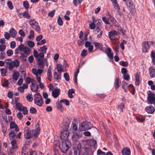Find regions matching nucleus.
I'll return each instance as SVG.
<instances>
[{"instance_id": "obj_10", "label": "nucleus", "mask_w": 155, "mask_h": 155, "mask_svg": "<svg viewBox=\"0 0 155 155\" xmlns=\"http://www.w3.org/2000/svg\"><path fill=\"white\" fill-rule=\"evenodd\" d=\"M25 81L26 84H29L31 82V90H33V87H34L35 86V84L34 82H35L36 81H35L34 79H32L31 78L29 77H27L25 79Z\"/></svg>"}, {"instance_id": "obj_1", "label": "nucleus", "mask_w": 155, "mask_h": 155, "mask_svg": "<svg viewBox=\"0 0 155 155\" xmlns=\"http://www.w3.org/2000/svg\"><path fill=\"white\" fill-rule=\"evenodd\" d=\"M19 65V61L17 59H15L13 61H10L9 62H7L6 64V68H8L9 71H12L15 67H18Z\"/></svg>"}, {"instance_id": "obj_54", "label": "nucleus", "mask_w": 155, "mask_h": 155, "mask_svg": "<svg viewBox=\"0 0 155 155\" xmlns=\"http://www.w3.org/2000/svg\"><path fill=\"white\" fill-rule=\"evenodd\" d=\"M34 36V31L31 30L29 32V35L28 36V38L29 39L33 37Z\"/></svg>"}, {"instance_id": "obj_14", "label": "nucleus", "mask_w": 155, "mask_h": 155, "mask_svg": "<svg viewBox=\"0 0 155 155\" xmlns=\"http://www.w3.org/2000/svg\"><path fill=\"white\" fill-rule=\"evenodd\" d=\"M38 67L40 68H43L45 66V61L43 59H40V58H38Z\"/></svg>"}, {"instance_id": "obj_35", "label": "nucleus", "mask_w": 155, "mask_h": 155, "mask_svg": "<svg viewBox=\"0 0 155 155\" xmlns=\"http://www.w3.org/2000/svg\"><path fill=\"white\" fill-rule=\"evenodd\" d=\"M119 79L118 78H116L115 80L114 87L116 89H117L119 87Z\"/></svg>"}, {"instance_id": "obj_45", "label": "nucleus", "mask_w": 155, "mask_h": 155, "mask_svg": "<svg viewBox=\"0 0 155 155\" xmlns=\"http://www.w3.org/2000/svg\"><path fill=\"white\" fill-rule=\"evenodd\" d=\"M23 6L26 9H28L29 8V5L27 1H25L23 2Z\"/></svg>"}, {"instance_id": "obj_51", "label": "nucleus", "mask_w": 155, "mask_h": 155, "mask_svg": "<svg viewBox=\"0 0 155 155\" xmlns=\"http://www.w3.org/2000/svg\"><path fill=\"white\" fill-rule=\"evenodd\" d=\"M113 6H114V8H115L116 10H117L118 12H119V11L120 10V8L119 6V5L117 4V2L114 3L113 4Z\"/></svg>"}, {"instance_id": "obj_26", "label": "nucleus", "mask_w": 155, "mask_h": 155, "mask_svg": "<svg viewBox=\"0 0 155 155\" xmlns=\"http://www.w3.org/2000/svg\"><path fill=\"white\" fill-rule=\"evenodd\" d=\"M57 70L58 72L60 74H61V73L63 71V69L62 65L60 64H58L57 67Z\"/></svg>"}, {"instance_id": "obj_57", "label": "nucleus", "mask_w": 155, "mask_h": 155, "mask_svg": "<svg viewBox=\"0 0 155 155\" xmlns=\"http://www.w3.org/2000/svg\"><path fill=\"white\" fill-rule=\"evenodd\" d=\"M22 111L23 112V114L24 115H27L28 114V110L27 107H24L22 109Z\"/></svg>"}, {"instance_id": "obj_5", "label": "nucleus", "mask_w": 155, "mask_h": 155, "mask_svg": "<svg viewBox=\"0 0 155 155\" xmlns=\"http://www.w3.org/2000/svg\"><path fill=\"white\" fill-rule=\"evenodd\" d=\"M92 125L89 122H84L81 124L79 127V129L81 131L87 130L91 129Z\"/></svg>"}, {"instance_id": "obj_23", "label": "nucleus", "mask_w": 155, "mask_h": 155, "mask_svg": "<svg viewBox=\"0 0 155 155\" xmlns=\"http://www.w3.org/2000/svg\"><path fill=\"white\" fill-rule=\"evenodd\" d=\"M35 128L36 130H34V136L37 137L39 134L40 131L39 127L38 124L36 125Z\"/></svg>"}, {"instance_id": "obj_49", "label": "nucleus", "mask_w": 155, "mask_h": 155, "mask_svg": "<svg viewBox=\"0 0 155 155\" xmlns=\"http://www.w3.org/2000/svg\"><path fill=\"white\" fill-rule=\"evenodd\" d=\"M96 144V141L94 139L91 140L89 144L91 146H94Z\"/></svg>"}, {"instance_id": "obj_59", "label": "nucleus", "mask_w": 155, "mask_h": 155, "mask_svg": "<svg viewBox=\"0 0 155 155\" xmlns=\"http://www.w3.org/2000/svg\"><path fill=\"white\" fill-rule=\"evenodd\" d=\"M57 22L59 25H62L63 24V22L60 16H59Z\"/></svg>"}, {"instance_id": "obj_58", "label": "nucleus", "mask_w": 155, "mask_h": 155, "mask_svg": "<svg viewBox=\"0 0 155 155\" xmlns=\"http://www.w3.org/2000/svg\"><path fill=\"white\" fill-rule=\"evenodd\" d=\"M7 5L10 9H12L13 8V6L12 3L10 1H8L7 2Z\"/></svg>"}, {"instance_id": "obj_50", "label": "nucleus", "mask_w": 155, "mask_h": 155, "mask_svg": "<svg viewBox=\"0 0 155 155\" xmlns=\"http://www.w3.org/2000/svg\"><path fill=\"white\" fill-rule=\"evenodd\" d=\"M109 19H107V18L105 17H102V20L106 24H110V23L109 21Z\"/></svg>"}, {"instance_id": "obj_44", "label": "nucleus", "mask_w": 155, "mask_h": 155, "mask_svg": "<svg viewBox=\"0 0 155 155\" xmlns=\"http://www.w3.org/2000/svg\"><path fill=\"white\" fill-rule=\"evenodd\" d=\"M70 124L69 123H66L64 125L63 130H68V128L69 127Z\"/></svg>"}, {"instance_id": "obj_56", "label": "nucleus", "mask_w": 155, "mask_h": 155, "mask_svg": "<svg viewBox=\"0 0 155 155\" xmlns=\"http://www.w3.org/2000/svg\"><path fill=\"white\" fill-rule=\"evenodd\" d=\"M61 103L60 102L59 103L57 104V107L58 109L61 110H63L64 108L63 107Z\"/></svg>"}, {"instance_id": "obj_28", "label": "nucleus", "mask_w": 155, "mask_h": 155, "mask_svg": "<svg viewBox=\"0 0 155 155\" xmlns=\"http://www.w3.org/2000/svg\"><path fill=\"white\" fill-rule=\"evenodd\" d=\"M150 56L153 64L155 65V52L153 51H151Z\"/></svg>"}, {"instance_id": "obj_38", "label": "nucleus", "mask_w": 155, "mask_h": 155, "mask_svg": "<svg viewBox=\"0 0 155 155\" xmlns=\"http://www.w3.org/2000/svg\"><path fill=\"white\" fill-rule=\"evenodd\" d=\"M60 75H58L57 74V73L55 71L54 73V78L55 80L56 81L58 80L59 79H60L61 78V77L60 76Z\"/></svg>"}, {"instance_id": "obj_9", "label": "nucleus", "mask_w": 155, "mask_h": 155, "mask_svg": "<svg viewBox=\"0 0 155 155\" xmlns=\"http://www.w3.org/2000/svg\"><path fill=\"white\" fill-rule=\"evenodd\" d=\"M117 32L115 30H112L109 32L108 36L110 40L113 41L116 39Z\"/></svg>"}, {"instance_id": "obj_47", "label": "nucleus", "mask_w": 155, "mask_h": 155, "mask_svg": "<svg viewBox=\"0 0 155 155\" xmlns=\"http://www.w3.org/2000/svg\"><path fill=\"white\" fill-rule=\"evenodd\" d=\"M71 129H72V130L74 131L77 130V126L75 123H72Z\"/></svg>"}, {"instance_id": "obj_40", "label": "nucleus", "mask_w": 155, "mask_h": 155, "mask_svg": "<svg viewBox=\"0 0 155 155\" xmlns=\"http://www.w3.org/2000/svg\"><path fill=\"white\" fill-rule=\"evenodd\" d=\"M23 17L29 19L31 18V16L29 13L27 12H25L22 13Z\"/></svg>"}, {"instance_id": "obj_4", "label": "nucleus", "mask_w": 155, "mask_h": 155, "mask_svg": "<svg viewBox=\"0 0 155 155\" xmlns=\"http://www.w3.org/2000/svg\"><path fill=\"white\" fill-rule=\"evenodd\" d=\"M24 133L25 138L28 139L34 136V130H30L29 127H26L24 129Z\"/></svg>"}, {"instance_id": "obj_2", "label": "nucleus", "mask_w": 155, "mask_h": 155, "mask_svg": "<svg viewBox=\"0 0 155 155\" xmlns=\"http://www.w3.org/2000/svg\"><path fill=\"white\" fill-rule=\"evenodd\" d=\"M34 97L35 104L38 106H41L43 104V98L41 95L39 93H37L34 95Z\"/></svg>"}, {"instance_id": "obj_24", "label": "nucleus", "mask_w": 155, "mask_h": 155, "mask_svg": "<svg viewBox=\"0 0 155 155\" xmlns=\"http://www.w3.org/2000/svg\"><path fill=\"white\" fill-rule=\"evenodd\" d=\"M93 44L94 45L96 48L97 49H101L103 48V45L102 43L94 42H93Z\"/></svg>"}, {"instance_id": "obj_17", "label": "nucleus", "mask_w": 155, "mask_h": 155, "mask_svg": "<svg viewBox=\"0 0 155 155\" xmlns=\"http://www.w3.org/2000/svg\"><path fill=\"white\" fill-rule=\"evenodd\" d=\"M107 53V55L110 58H112L113 57V53L111 51L110 48L107 47L106 50Z\"/></svg>"}, {"instance_id": "obj_33", "label": "nucleus", "mask_w": 155, "mask_h": 155, "mask_svg": "<svg viewBox=\"0 0 155 155\" xmlns=\"http://www.w3.org/2000/svg\"><path fill=\"white\" fill-rule=\"evenodd\" d=\"M32 28L37 32H39L40 31V28L38 22L36 24H35L34 26H33Z\"/></svg>"}, {"instance_id": "obj_63", "label": "nucleus", "mask_w": 155, "mask_h": 155, "mask_svg": "<svg viewBox=\"0 0 155 155\" xmlns=\"http://www.w3.org/2000/svg\"><path fill=\"white\" fill-rule=\"evenodd\" d=\"M5 53L4 52H2L0 53V59L2 60L5 58Z\"/></svg>"}, {"instance_id": "obj_46", "label": "nucleus", "mask_w": 155, "mask_h": 155, "mask_svg": "<svg viewBox=\"0 0 155 155\" xmlns=\"http://www.w3.org/2000/svg\"><path fill=\"white\" fill-rule=\"evenodd\" d=\"M27 45L30 48H32L35 45V43L32 41H29L27 42Z\"/></svg>"}, {"instance_id": "obj_36", "label": "nucleus", "mask_w": 155, "mask_h": 155, "mask_svg": "<svg viewBox=\"0 0 155 155\" xmlns=\"http://www.w3.org/2000/svg\"><path fill=\"white\" fill-rule=\"evenodd\" d=\"M19 74L17 72H14L12 74L13 79L17 81L18 78Z\"/></svg>"}, {"instance_id": "obj_18", "label": "nucleus", "mask_w": 155, "mask_h": 155, "mask_svg": "<svg viewBox=\"0 0 155 155\" xmlns=\"http://www.w3.org/2000/svg\"><path fill=\"white\" fill-rule=\"evenodd\" d=\"M150 76L151 78L155 77V69L153 67H150L149 68Z\"/></svg>"}, {"instance_id": "obj_15", "label": "nucleus", "mask_w": 155, "mask_h": 155, "mask_svg": "<svg viewBox=\"0 0 155 155\" xmlns=\"http://www.w3.org/2000/svg\"><path fill=\"white\" fill-rule=\"evenodd\" d=\"M146 111L148 113L152 114L154 112L155 109L153 106H150L146 108Z\"/></svg>"}, {"instance_id": "obj_25", "label": "nucleus", "mask_w": 155, "mask_h": 155, "mask_svg": "<svg viewBox=\"0 0 155 155\" xmlns=\"http://www.w3.org/2000/svg\"><path fill=\"white\" fill-rule=\"evenodd\" d=\"M84 150L86 152V153H85V154L86 155H92L93 151L91 148H85Z\"/></svg>"}, {"instance_id": "obj_11", "label": "nucleus", "mask_w": 155, "mask_h": 155, "mask_svg": "<svg viewBox=\"0 0 155 155\" xmlns=\"http://www.w3.org/2000/svg\"><path fill=\"white\" fill-rule=\"evenodd\" d=\"M74 152L72 155H85L84 152L81 150L78 147H74Z\"/></svg>"}, {"instance_id": "obj_21", "label": "nucleus", "mask_w": 155, "mask_h": 155, "mask_svg": "<svg viewBox=\"0 0 155 155\" xmlns=\"http://www.w3.org/2000/svg\"><path fill=\"white\" fill-rule=\"evenodd\" d=\"M47 78L48 80L51 81L52 74L51 67L50 66L48 69L47 73Z\"/></svg>"}, {"instance_id": "obj_19", "label": "nucleus", "mask_w": 155, "mask_h": 155, "mask_svg": "<svg viewBox=\"0 0 155 155\" xmlns=\"http://www.w3.org/2000/svg\"><path fill=\"white\" fill-rule=\"evenodd\" d=\"M122 153L123 155H130V150L129 148L126 147L122 150Z\"/></svg>"}, {"instance_id": "obj_16", "label": "nucleus", "mask_w": 155, "mask_h": 155, "mask_svg": "<svg viewBox=\"0 0 155 155\" xmlns=\"http://www.w3.org/2000/svg\"><path fill=\"white\" fill-rule=\"evenodd\" d=\"M59 142L58 140H55L54 142L53 148L54 151H56L59 148Z\"/></svg>"}, {"instance_id": "obj_41", "label": "nucleus", "mask_w": 155, "mask_h": 155, "mask_svg": "<svg viewBox=\"0 0 155 155\" xmlns=\"http://www.w3.org/2000/svg\"><path fill=\"white\" fill-rule=\"evenodd\" d=\"M93 21L91 24L89 25V28L91 29H94L96 27V25L95 24V21L94 20V18H93Z\"/></svg>"}, {"instance_id": "obj_52", "label": "nucleus", "mask_w": 155, "mask_h": 155, "mask_svg": "<svg viewBox=\"0 0 155 155\" xmlns=\"http://www.w3.org/2000/svg\"><path fill=\"white\" fill-rule=\"evenodd\" d=\"M10 125V127L11 129H14L16 127H17V125L15 124V123L14 121L11 122Z\"/></svg>"}, {"instance_id": "obj_42", "label": "nucleus", "mask_w": 155, "mask_h": 155, "mask_svg": "<svg viewBox=\"0 0 155 155\" xmlns=\"http://www.w3.org/2000/svg\"><path fill=\"white\" fill-rule=\"evenodd\" d=\"M28 23L29 25H31L32 27H33V26H34L37 22L34 19H31L28 21Z\"/></svg>"}, {"instance_id": "obj_31", "label": "nucleus", "mask_w": 155, "mask_h": 155, "mask_svg": "<svg viewBox=\"0 0 155 155\" xmlns=\"http://www.w3.org/2000/svg\"><path fill=\"white\" fill-rule=\"evenodd\" d=\"M31 51V49L30 48L28 47H25L23 51L24 54L29 55L30 54Z\"/></svg>"}, {"instance_id": "obj_29", "label": "nucleus", "mask_w": 155, "mask_h": 155, "mask_svg": "<svg viewBox=\"0 0 155 155\" xmlns=\"http://www.w3.org/2000/svg\"><path fill=\"white\" fill-rule=\"evenodd\" d=\"M74 93V90L73 89H69L68 91V96L69 97L71 98H72L73 96L72 94Z\"/></svg>"}, {"instance_id": "obj_27", "label": "nucleus", "mask_w": 155, "mask_h": 155, "mask_svg": "<svg viewBox=\"0 0 155 155\" xmlns=\"http://www.w3.org/2000/svg\"><path fill=\"white\" fill-rule=\"evenodd\" d=\"M9 33L12 37H14L16 34V31L14 28H12L9 31Z\"/></svg>"}, {"instance_id": "obj_34", "label": "nucleus", "mask_w": 155, "mask_h": 155, "mask_svg": "<svg viewBox=\"0 0 155 155\" xmlns=\"http://www.w3.org/2000/svg\"><path fill=\"white\" fill-rule=\"evenodd\" d=\"M11 143L12 146V148L13 149H16L17 148L16 141L14 139L11 141Z\"/></svg>"}, {"instance_id": "obj_55", "label": "nucleus", "mask_w": 155, "mask_h": 155, "mask_svg": "<svg viewBox=\"0 0 155 155\" xmlns=\"http://www.w3.org/2000/svg\"><path fill=\"white\" fill-rule=\"evenodd\" d=\"M64 77L65 80L67 81H69L70 80V78L68 73H65L64 74Z\"/></svg>"}, {"instance_id": "obj_20", "label": "nucleus", "mask_w": 155, "mask_h": 155, "mask_svg": "<svg viewBox=\"0 0 155 155\" xmlns=\"http://www.w3.org/2000/svg\"><path fill=\"white\" fill-rule=\"evenodd\" d=\"M16 106L15 108L17 109L20 111H22V109L24 107L19 102H16L15 103Z\"/></svg>"}, {"instance_id": "obj_22", "label": "nucleus", "mask_w": 155, "mask_h": 155, "mask_svg": "<svg viewBox=\"0 0 155 155\" xmlns=\"http://www.w3.org/2000/svg\"><path fill=\"white\" fill-rule=\"evenodd\" d=\"M81 137V136L80 134L74 133L72 137V138L73 140L76 141L79 139Z\"/></svg>"}, {"instance_id": "obj_13", "label": "nucleus", "mask_w": 155, "mask_h": 155, "mask_svg": "<svg viewBox=\"0 0 155 155\" xmlns=\"http://www.w3.org/2000/svg\"><path fill=\"white\" fill-rule=\"evenodd\" d=\"M60 89H55L53 90L52 93V95L54 98L58 97L60 94Z\"/></svg>"}, {"instance_id": "obj_64", "label": "nucleus", "mask_w": 155, "mask_h": 155, "mask_svg": "<svg viewBox=\"0 0 155 155\" xmlns=\"http://www.w3.org/2000/svg\"><path fill=\"white\" fill-rule=\"evenodd\" d=\"M26 97L27 100L29 102H31L33 100V98L31 97V95L30 94H28L27 96Z\"/></svg>"}, {"instance_id": "obj_30", "label": "nucleus", "mask_w": 155, "mask_h": 155, "mask_svg": "<svg viewBox=\"0 0 155 155\" xmlns=\"http://www.w3.org/2000/svg\"><path fill=\"white\" fill-rule=\"evenodd\" d=\"M9 136L10 139L11 140L15 138L16 137V135L14 131H12L9 133Z\"/></svg>"}, {"instance_id": "obj_7", "label": "nucleus", "mask_w": 155, "mask_h": 155, "mask_svg": "<svg viewBox=\"0 0 155 155\" xmlns=\"http://www.w3.org/2000/svg\"><path fill=\"white\" fill-rule=\"evenodd\" d=\"M32 72L36 76L38 82H40V78H41V74L43 72L42 70L40 68L37 69L35 68H33L32 69Z\"/></svg>"}, {"instance_id": "obj_53", "label": "nucleus", "mask_w": 155, "mask_h": 155, "mask_svg": "<svg viewBox=\"0 0 155 155\" xmlns=\"http://www.w3.org/2000/svg\"><path fill=\"white\" fill-rule=\"evenodd\" d=\"M60 102V103H64L67 106L69 104V101L68 100L66 99L61 100Z\"/></svg>"}, {"instance_id": "obj_6", "label": "nucleus", "mask_w": 155, "mask_h": 155, "mask_svg": "<svg viewBox=\"0 0 155 155\" xmlns=\"http://www.w3.org/2000/svg\"><path fill=\"white\" fill-rule=\"evenodd\" d=\"M142 44V51L143 52L146 53L148 52L150 46L154 45V42L153 41H149L143 42Z\"/></svg>"}, {"instance_id": "obj_12", "label": "nucleus", "mask_w": 155, "mask_h": 155, "mask_svg": "<svg viewBox=\"0 0 155 155\" xmlns=\"http://www.w3.org/2000/svg\"><path fill=\"white\" fill-rule=\"evenodd\" d=\"M68 130H63V131L61 132L60 135V138L64 140L67 139L69 135Z\"/></svg>"}, {"instance_id": "obj_3", "label": "nucleus", "mask_w": 155, "mask_h": 155, "mask_svg": "<svg viewBox=\"0 0 155 155\" xmlns=\"http://www.w3.org/2000/svg\"><path fill=\"white\" fill-rule=\"evenodd\" d=\"M70 144V142L68 140L62 142L61 144L59 146V148L62 152L65 153L66 152L69 148Z\"/></svg>"}, {"instance_id": "obj_8", "label": "nucleus", "mask_w": 155, "mask_h": 155, "mask_svg": "<svg viewBox=\"0 0 155 155\" xmlns=\"http://www.w3.org/2000/svg\"><path fill=\"white\" fill-rule=\"evenodd\" d=\"M147 100L148 103L153 104L155 101V94L153 93L150 92L148 94Z\"/></svg>"}, {"instance_id": "obj_60", "label": "nucleus", "mask_w": 155, "mask_h": 155, "mask_svg": "<svg viewBox=\"0 0 155 155\" xmlns=\"http://www.w3.org/2000/svg\"><path fill=\"white\" fill-rule=\"evenodd\" d=\"M25 47L23 44H21L18 46V49H19L21 51H23Z\"/></svg>"}, {"instance_id": "obj_32", "label": "nucleus", "mask_w": 155, "mask_h": 155, "mask_svg": "<svg viewBox=\"0 0 155 155\" xmlns=\"http://www.w3.org/2000/svg\"><path fill=\"white\" fill-rule=\"evenodd\" d=\"M135 84L136 85H138L140 84V81L139 80V75L137 74H135Z\"/></svg>"}, {"instance_id": "obj_62", "label": "nucleus", "mask_w": 155, "mask_h": 155, "mask_svg": "<svg viewBox=\"0 0 155 155\" xmlns=\"http://www.w3.org/2000/svg\"><path fill=\"white\" fill-rule=\"evenodd\" d=\"M6 54L8 56H11L13 54V51L11 49H9L7 51Z\"/></svg>"}, {"instance_id": "obj_37", "label": "nucleus", "mask_w": 155, "mask_h": 155, "mask_svg": "<svg viewBox=\"0 0 155 155\" xmlns=\"http://www.w3.org/2000/svg\"><path fill=\"white\" fill-rule=\"evenodd\" d=\"M47 49V46L46 45H44L43 47H41L40 49V52L45 54L46 53V50Z\"/></svg>"}, {"instance_id": "obj_39", "label": "nucleus", "mask_w": 155, "mask_h": 155, "mask_svg": "<svg viewBox=\"0 0 155 155\" xmlns=\"http://www.w3.org/2000/svg\"><path fill=\"white\" fill-rule=\"evenodd\" d=\"M133 2L130 0H127L126 2V5L129 7H132L133 6Z\"/></svg>"}, {"instance_id": "obj_43", "label": "nucleus", "mask_w": 155, "mask_h": 155, "mask_svg": "<svg viewBox=\"0 0 155 155\" xmlns=\"http://www.w3.org/2000/svg\"><path fill=\"white\" fill-rule=\"evenodd\" d=\"M21 56H20V58H21L22 61H23L25 62L26 61V58L27 57V56H25L24 54L21 53L20 54Z\"/></svg>"}, {"instance_id": "obj_61", "label": "nucleus", "mask_w": 155, "mask_h": 155, "mask_svg": "<svg viewBox=\"0 0 155 155\" xmlns=\"http://www.w3.org/2000/svg\"><path fill=\"white\" fill-rule=\"evenodd\" d=\"M30 112L32 114H34L36 113L37 110L36 108L34 107H31L30 108Z\"/></svg>"}, {"instance_id": "obj_48", "label": "nucleus", "mask_w": 155, "mask_h": 155, "mask_svg": "<svg viewBox=\"0 0 155 155\" xmlns=\"http://www.w3.org/2000/svg\"><path fill=\"white\" fill-rule=\"evenodd\" d=\"M120 64L122 66L126 67L128 66V62L127 61H121L120 62Z\"/></svg>"}]
</instances>
